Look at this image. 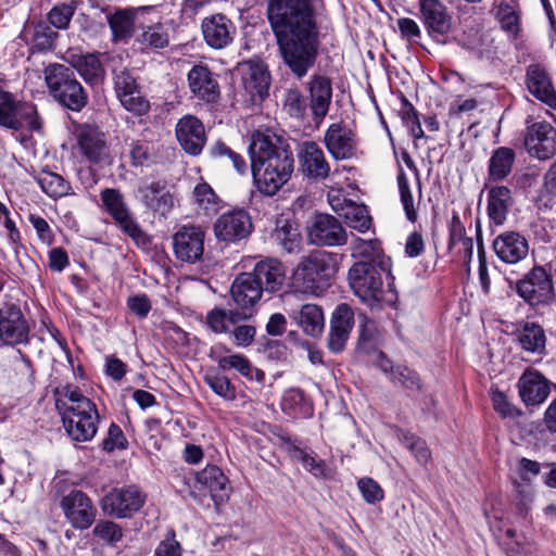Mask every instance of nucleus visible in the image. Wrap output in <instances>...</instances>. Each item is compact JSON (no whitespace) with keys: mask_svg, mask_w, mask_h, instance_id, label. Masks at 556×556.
<instances>
[{"mask_svg":"<svg viewBox=\"0 0 556 556\" xmlns=\"http://www.w3.org/2000/svg\"><path fill=\"white\" fill-rule=\"evenodd\" d=\"M0 340L8 345L24 344L29 340V325L15 304H4L0 308Z\"/></svg>","mask_w":556,"mask_h":556,"instance_id":"nucleus-18","label":"nucleus"},{"mask_svg":"<svg viewBox=\"0 0 556 556\" xmlns=\"http://www.w3.org/2000/svg\"><path fill=\"white\" fill-rule=\"evenodd\" d=\"M516 153L511 148H496L489 160L488 179L489 181H502L513 170Z\"/></svg>","mask_w":556,"mask_h":556,"instance_id":"nucleus-42","label":"nucleus"},{"mask_svg":"<svg viewBox=\"0 0 556 556\" xmlns=\"http://www.w3.org/2000/svg\"><path fill=\"white\" fill-rule=\"evenodd\" d=\"M77 144L83 156L90 163L100 164L109 157L105 134L97 126L89 124L79 126Z\"/></svg>","mask_w":556,"mask_h":556,"instance_id":"nucleus-21","label":"nucleus"},{"mask_svg":"<svg viewBox=\"0 0 556 556\" xmlns=\"http://www.w3.org/2000/svg\"><path fill=\"white\" fill-rule=\"evenodd\" d=\"M336 255L325 251H314L303 256L292 274L295 289L305 294L318 295L329 286L336 273Z\"/></svg>","mask_w":556,"mask_h":556,"instance_id":"nucleus-6","label":"nucleus"},{"mask_svg":"<svg viewBox=\"0 0 556 556\" xmlns=\"http://www.w3.org/2000/svg\"><path fill=\"white\" fill-rule=\"evenodd\" d=\"M190 91L198 99L215 103L220 94L219 85L206 65H194L188 73Z\"/></svg>","mask_w":556,"mask_h":556,"instance_id":"nucleus-28","label":"nucleus"},{"mask_svg":"<svg viewBox=\"0 0 556 556\" xmlns=\"http://www.w3.org/2000/svg\"><path fill=\"white\" fill-rule=\"evenodd\" d=\"M266 14L283 63L303 78L314 67L320 47L314 0H267Z\"/></svg>","mask_w":556,"mask_h":556,"instance_id":"nucleus-1","label":"nucleus"},{"mask_svg":"<svg viewBox=\"0 0 556 556\" xmlns=\"http://www.w3.org/2000/svg\"><path fill=\"white\" fill-rule=\"evenodd\" d=\"M45 81L52 99L63 109L81 112L89 102V94L71 66L51 63L43 70Z\"/></svg>","mask_w":556,"mask_h":556,"instance_id":"nucleus-4","label":"nucleus"},{"mask_svg":"<svg viewBox=\"0 0 556 556\" xmlns=\"http://www.w3.org/2000/svg\"><path fill=\"white\" fill-rule=\"evenodd\" d=\"M176 138L181 149L191 156L201 154L206 135L203 123L193 115L182 116L176 124Z\"/></svg>","mask_w":556,"mask_h":556,"instance_id":"nucleus-20","label":"nucleus"},{"mask_svg":"<svg viewBox=\"0 0 556 556\" xmlns=\"http://www.w3.org/2000/svg\"><path fill=\"white\" fill-rule=\"evenodd\" d=\"M332 208L349 228L364 233L372 227V217L365 204L349 201L342 207L332 204Z\"/></svg>","mask_w":556,"mask_h":556,"instance_id":"nucleus-38","label":"nucleus"},{"mask_svg":"<svg viewBox=\"0 0 556 556\" xmlns=\"http://www.w3.org/2000/svg\"><path fill=\"white\" fill-rule=\"evenodd\" d=\"M250 273L267 293L278 292L286 281V267L278 258L265 257Z\"/></svg>","mask_w":556,"mask_h":556,"instance_id":"nucleus-27","label":"nucleus"},{"mask_svg":"<svg viewBox=\"0 0 556 556\" xmlns=\"http://www.w3.org/2000/svg\"><path fill=\"white\" fill-rule=\"evenodd\" d=\"M513 205V197L509 188L494 186L488 191V216L490 220L500 226L507 218L508 211Z\"/></svg>","mask_w":556,"mask_h":556,"instance_id":"nucleus-37","label":"nucleus"},{"mask_svg":"<svg viewBox=\"0 0 556 556\" xmlns=\"http://www.w3.org/2000/svg\"><path fill=\"white\" fill-rule=\"evenodd\" d=\"M270 239L286 253H299L302 248V235L299 226L288 218L279 217L275 222V228Z\"/></svg>","mask_w":556,"mask_h":556,"instance_id":"nucleus-35","label":"nucleus"},{"mask_svg":"<svg viewBox=\"0 0 556 556\" xmlns=\"http://www.w3.org/2000/svg\"><path fill=\"white\" fill-rule=\"evenodd\" d=\"M113 75L114 89L117 98L140 88L137 84V79L126 68L114 71Z\"/></svg>","mask_w":556,"mask_h":556,"instance_id":"nucleus-63","label":"nucleus"},{"mask_svg":"<svg viewBox=\"0 0 556 556\" xmlns=\"http://www.w3.org/2000/svg\"><path fill=\"white\" fill-rule=\"evenodd\" d=\"M108 214L113 218L121 231L142 250H149L152 238L139 225L118 189L105 188L100 193Z\"/></svg>","mask_w":556,"mask_h":556,"instance_id":"nucleus-7","label":"nucleus"},{"mask_svg":"<svg viewBox=\"0 0 556 556\" xmlns=\"http://www.w3.org/2000/svg\"><path fill=\"white\" fill-rule=\"evenodd\" d=\"M28 34L30 35L31 48L38 52L51 51L59 37V34L43 22H39L33 28L25 30V36Z\"/></svg>","mask_w":556,"mask_h":556,"instance_id":"nucleus-46","label":"nucleus"},{"mask_svg":"<svg viewBox=\"0 0 556 556\" xmlns=\"http://www.w3.org/2000/svg\"><path fill=\"white\" fill-rule=\"evenodd\" d=\"M60 507L67 522L76 530L89 529L96 521L97 508L80 490H72L61 498Z\"/></svg>","mask_w":556,"mask_h":556,"instance_id":"nucleus-15","label":"nucleus"},{"mask_svg":"<svg viewBox=\"0 0 556 556\" xmlns=\"http://www.w3.org/2000/svg\"><path fill=\"white\" fill-rule=\"evenodd\" d=\"M137 194L143 206L154 213L166 215L174 207V197L164 180L142 181Z\"/></svg>","mask_w":556,"mask_h":556,"instance_id":"nucleus-24","label":"nucleus"},{"mask_svg":"<svg viewBox=\"0 0 556 556\" xmlns=\"http://www.w3.org/2000/svg\"><path fill=\"white\" fill-rule=\"evenodd\" d=\"M402 442L415 456L416 460L426 465L431 458V452L426 442L414 434L406 433L403 435Z\"/></svg>","mask_w":556,"mask_h":556,"instance_id":"nucleus-61","label":"nucleus"},{"mask_svg":"<svg viewBox=\"0 0 556 556\" xmlns=\"http://www.w3.org/2000/svg\"><path fill=\"white\" fill-rule=\"evenodd\" d=\"M128 445V441L116 424H111L108 431V437L102 442V447L106 452H113L114 450H125Z\"/></svg>","mask_w":556,"mask_h":556,"instance_id":"nucleus-64","label":"nucleus"},{"mask_svg":"<svg viewBox=\"0 0 556 556\" xmlns=\"http://www.w3.org/2000/svg\"><path fill=\"white\" fill-rule=\"evenodd\" d=\"M307 240L316 247H342L349 236L341 222L326 213L316 214L307 227Z\"/></svg>","mask_w":556,"mask_h":556,"instance_id":"nucleus-13","label":"nucleus"},{"mask_svg":"<svg viewBox=\"0 0 556 556\" xmlns=\"http://www.w3.org/2000/svg\"><path fill=\"white\" fill-rule=\"evenodd\" d=\"M251 317L250 312L215 307L206 315V325L215 333H229L230 327Z\"/></svg>","mask_w":556,"mask_h":556,"instance_id":"nucleus-40","label":"nucleus"},{"mask_svg":"<svg viewBox=\"0 0 556 556\" xmlns=\"http://www.w3.org/2000/svg\"><path fill=\"white\" fill-rule=\"evenodd\" d=\"M397 185L405 215L409 222L414 223L417 219V212L414 207V199L408 185V179L402 168L397 175Z\"/></svg>","mask_w":556,"mask_h":556,"instance_id":"nucleus-58","label":"nucleus"},{"mask_svg":"<svg viewBox=\"0 0 556 556\" xmlns=\"http://www.w3.org/2000/svg\"><path fill=\"white\" fill-rule=\"evenodd\" d=\"M502 541L503 548L507 556H536L534 547L522 535L515 530L507 529Z\"/></svg>","mask_w":556,"mask_h":556,"instance_id":"nucleus-50","label":"nucleus"},{"mask_svg":"<svg viewBox=\"0 0 556 556\" xmlns=\"http://www.w3.org/2000/svg\"><path fill=\"white\" fill-rule=\"evenodd\" d=\"M193 197L200 207L206 213H214L218 210L219 199L207 182H200L194 187Z\"/></svg>","mask_w":556,"mask_h":556,"instance_id":"nucleus-56","label":"nucleus"},{"mask_svg":"<svg viewBox=\"0 0 556 556\" xmlns=\"http://www.w3.org/2000/svg\"><path fill=\"white\" fill-rule=\"evenodd\" d=\"M281 409L292 418H309L314 414L312 401L299 388L285 391L281 399Z\"/></svg>","mask_w":556,"mask_h":556,"instance_id":"nucleus-41","label":"nucleus"},{"mask_svg":"<svg viewBox=\"0 0 556 556\" xmlns=\"http://www.w3.org/2000/svg\"><path fill=\"white\" fill-rule=\"evenodd\" d=\"M218 368L223 371L233 369L243 377L255 381H262L265 377L264 372L254 367L243 354H231L227 358L219 359Z\"/></svg>","mask_w":556,"mask_h":556,"instance_id":"nucleus-45","label":"nucleus"},{"mask_svg":"<svg viewBox=\"0 0 556 556\" xmlns=\"http://www.w3.org/2000/svg\"><path fill=\"white\" fill-rule=\"evenodd\" d=\"M519 342L526 351L541 353L545 349L544 330L534 323H527L520 331Z\"/></svg>","mask_w":556,"mask_h":556,"instance_id":"nucleus-48","label":"nucleus"},{"mask_svg":"<svg viewBox=\"0 0 556 556\" xmlns=\"http://www.w3.org/2000/svg\"><path fill=\"white\" fill-rule=\"evenodd\" d=\"M201 28L205 42L213 49L228 47L237 34L235 24L222 13L203 18Z\"/></svg>","mask_w":556,"mask_h":556,"instance_id":"nucleus-23","label":"nucleus"},{"mask_svg":"<svg viewBox=\"0 0 556 556\" xmlns=\"http://www.w3.org/2000/svg\"><path fill=\"white\" fill-rule=\"evenodd\" d=\"M420 17L428 35L440 45L450 41L452 15L441 0H419Z\"/></svg>","mask_w":556,"mask_h":556,"instance_id":"nucleus-14","label":"nucleus"},{"mask_svg":"<svg viewBox=\"0 0 556 556\" xmlns=\"http://www.w3.org/2000/svg\"><path fill=\"white\" fill-rule=\"evenodd\" d=\"M61 394L64 399L56 400L55 405L68 437L76 442L92 440L100 420L96 404L77 387L66 386Z\"/></svg>","mask_w":556,"mask_h":556,"instance_id":"nucleus-3","label":"nucleus"},{"mask_svg":"<svg viewBox=\"0 0 556 556\" xmlns=\"http://www.w3.org/2000/svg\"><path fill=\"white\" fill-rule=\"evenodd\" d=\"M92 535L110 546H115L123 539V528L109 519L97 521L92 529Z\"/></svg>","mask_w":556,"mask_h":556,"instance_id":"nucleus-51","label":"nucleus"},{"mask_svg":"<svg viewBox=\"0 0 556 556\" xmlns=\"http://www.w3.org/2000/svg\"><path fill=\"white\" fill-rule=\"evenodd\" d=\"M289 317L306 336L317 338L324 331V312L321 307L316 304H304L300 309H292L289 312Z\"/></svg>","mask_w":556,"mask_h":556,"instance_id":"nucleus-34","label":"nucleus"},{"mask_svg":"<svg viewBox=\"0 0 556 556\" xmlns=\"http://www.w3.org/2000/svg\"><path fill=\"white\" fill-rule=\"evenodd\" d=\"M526 86L528 91L551 109H556V90L547 70L539 63L526 68Z\"/></svg>","mask_w":556,"mask_h":556,"instance_id":"nucleus-25","label":"nucleus"},{"mask_svg":"<svg viewBox=\"0 0 556 556\" xmlns=\"http://www.w3.org/2000/svg\"><path fill=\"white\" fill-rule=\"evenodd\" d=\"M270 76L263 63L249 62L242 67V85L252 99L268 94Z\"/></svg>","mask_w":556,"mask_h":556,"instance_id":"nucleus-33","label":"nucleus"},{"mask_svg":"<svg viewBox=\"0 0 556 556\" xmlns=\"http://www.w3.org/2000/svg\"><path fill=\"white\" fill-rule=\"evenodd\" d=\"M518 392L527 406L543 403L549 394L548 381L535 370H526L518 380Z\"/></svg>","mask_w":556,"mask_h":556,"instance_id":"nucleus-29","label":"nucleus"},{"mask_svg":"<svg viewBox=\"0 0 556 556\" xmlns=\"http://www.w3.org/2000/svg\"><path fill=\"white\" fill-rule=\"evenodd\" d=\"M285 109L290 116L303 118L307 109L306 98L299 89H289L285 97Z\"/></svg>","mask_w":556,"mask_h":556,"instance_id":"nucleus-60","label":"nucleus"},{"mask_svg":"<svg viewBox=\"0 0 556 556\" xmlns=\"http://www.w3.org/2000/svg\"><path fill=\"white\" fill-rule=\"evenodd\" d=\"M388 267L371 263L355 262L348 273V281L353 293L371 308L383 303L392 304L396 296L393 290L384 288L382 273Z\"/></svg>","mask_w":556,"mask_h":556,"instance_id":"nucleus-5","label":"nucleus"},{"mask_svg":"<svg viewBox=\"0 0 556 556\" xmlns=\"http://www.w3.org/2000/svg\"><path fill=\"white\" fill-rule=\"evenodd\" d=\"M324 143L336 161L349 160L356 154V135L341 123H333L328 127Z\"/></svg>","mask_w":556,"mask_h":556,"instance_id":"nucleus-19","label":"nucleus"},{"mask_svg":"<svg viewBox=\"0 0 556 556\" xmlns=\"http://www.w3.org/2000/svg\"><path fill=\"white\" fill-rule=\"evenodd\" d=\"M253 182L266 197L275 195L291 178L294 157L288 143L269 131L256 130L248 148Z\"/></svg>","mask_w":556,"mask_h":556,"instance_id":"nucleus-2","label":"nucleus"},{"mask_svg":"<svg viewBox=\"0 0 556 556\" xmlns=\"http://www.w3.org/2000/svg\"><path fill=\"white\" fill-rule=\"evenodd\" d=\"M80 77L89 85L97 86L101 84L105 76V70L98 54L87 53L79 55L74 62L73 67Z\"/></svg>","mask_w":556,"mask_h":556,"instance_id":"nucleus-43","label":"nucleus"},{"mask_svg":"<svg viewBox=\"0 0 556 556\" xmlns=\"http://www.w3.org/2000/svg\"><path fill=\"white\" fill-rule=\"evenodd\" d=\"M493 249L503 262L515 264L528 255L529 245L520 233L506 231L495 238Z\"/></svg>","mask_w":556,"mask_h":556,"instance_id":"nucleus-30","label":"nucleus"},{"mask_svg":"<svg viewBox=\"0 0 556 556\" xmlns=\"http://www.w3.org/2000/svg\"><path fill=\"white\" fill-rule=\"evenodd\" d=\"M213 230L218 241L236 243L251 235L253 224L245 210L237 208L218 216L213 225Z\"/></svg>","mask_w":556,"mask_h":556,"instance_id":"nucleus-16","label":"nucleus"},{"mask_svg":"<svg viewBox=\"0 0 556 556\" xmlns=\"http://www.w3.org/2000/svg\"><path fill=\"white\" fill-rule=\"evenodd\" d=\"M146 494L137 485L114 488L100 500L104 515L116 518H131L146 503Z\"/></svg>","mask_w":556,"mask_h":556,"instance_id":"nucleus-8","label":"nucleus"},{"mask_svg":"<svg viewBox=\"0 0 556 556\" xmlns=\"http://www.w3.org/2000/svg\"><path fill=\"white\" fill-rule=\"evenodd\" d=\"M211 155L213 157L227 159L231 162L233 168L241 175L248 170V164L244 157L238 152L233 151L223 141H216L211 148Z\"/></svg>","mask_w":556,"mask_h":556,"instance_id":"nucleus-54","label":"nucleus"},{"mask_svg":"<svg viewBox=\"0 0 556 556\" xmlns=\"http://www.w3.org/2000/svg\"><path fill=\"white\" fill-rule=\"evenodd\" d=\"M298 170L304 179L324 181L330 177L331 166L323 148L313 140H305L296 147Z\"/></svg>","mask_w":556,"mask_h":556,"instance_id":"nucleus-12","label":"nucleus"},{"mask_svg":"<svg viewBox=\"0 0 556 556\" xmlns=\"http://www.w3.org/2000/svg\"><path fill=\"white\" fill-rule=\"evenodd\" d=\"M391 380L394 384H400L410 391L421 390V381L418 374L406 366H396Z\"/></svg>","mask_w":556,"mask_h":556,"instance_id":"nucleus-59","label":"nucleus"},{"mask_svg":"<svg viewBox=\"0 0 556 556\" xmlns=\"http://www.w3.org/2000/svg\"><path fill=\"white\" fill-rule=\"evenodd\" d=\"M27 125L33 130L41 129V122L36 108L18 101L8 91L0 90V126L20 130Z\"/></svg>","mask_w":556,"mask_h":556,"instance_id":"nucleus-9","label":"nucleus"},{"mask_svg":"<svg viewBox=\"0 0 556 556\" xmlns=\"http://www.w3.org/2000/svg\"><path fill=\"white\" fill-rule=\"evenodd\" d=\"M351 255L357 262L371 263L380 267H388L381 242L378 239L365 240L361 237L353 236L351 241Z\"/></svg>","mask_w":556,"mask_h":556,"instance_id":"nucleus-36","label":"nucleus"},{"mask_svg":"<svg viewBox=\"0 0 556 556\" xmlns=\"http://www.w3.org/2000/svg\"><path fill=\"white\" fill-rule=\"evenodd\" d=\"M523 147L528 154L541 161L556 154V128L548 122L528 125L523 134Z\"/></svg>","mask_w":556,"mask_h":556,"instance_id":"nucleus-17","label":"nucleus"},{"mask_svg":"<svg viewBox=\"0 0 556 556\" xmlns=\"http://www.w3.org/2000/svg\"><path fill=\"white\" fill-rule=\"evenodd\" d=\"M357 486L362 493L364 501L368 504L381 502L384 497L382 488L374 479L364 477L357 482Z\"/></svg>","mask_w":556,"mask_h":556,"instance_id":"nucleus-62","label":"nucleus"},{"mask_svg":"<svg viewBox=\"0 0 556 556\" xmlns=\"http://www.w3.org/2000/svg\"><path fill=\"white\" fill-rule=\"evenodd\" d=\"M204 381L215 394L224 400L233 401L236 399V388L226 376L206 375Z\"/></svg>","mask_w":556,"mask_h":556,"instance_id":"nucleus-57","label":"nucleus"},{"mask_svg":"<svg viewBox=\"0 0 556 556\" xmlns=\"http://www.w3.org/2000/svg\"><path fill=\"white\" fill-rule=\"evenodd\" d=\"M137 41L147 49L166 48L169 45L168 28L161 23L147 26L138 36Z\"/></svg>","mask_w":556,"mask_h":556,"instance_id":"nucleus-47","label":"nucleus"},{"mask_svg":"<svg viewBox=\"0 0 556 556\" xmlns=\"http://www.w3.org/2000/svg\"><path fill=\"white\" fill-rule=\"evenodd\" d=\"M108 23L113 34V40H124L129 38L134 30L135 10L119 9L115 13L108 15Z\"/></svg>","mask_w":556,"mask_h":556,"instance_id":"nucleus-44","label":"nucleus"},{"mask_svg":"<svg viewBox=\"0 0 556 556\" xmlns=\"http://www.w3.org/2000/svg\"><path fill=\"white\" fill-rule=\"evenodd\" d=\"M359 337L357 349L365 353H371L377 350L378 336L375 323L367 318L365 314L359 315Z\"/></svg>","mask_w":556,"mask_h":556,"instance_id":"nucleus-52","label":"nucleus"},{"mask_svg":"<svg viewBox=\"0 0 556 556\" xmlns=\"http://www.w3.org/2000/svg\"><path fill=\"white\" fill-rule=\"evenodd\" d=\"M37 181L42 191L51 198H62L70 194L71 185L59 174L42 172Z\"/></svg>","mask_w":556,"mask_h":556,"instance_id":"nucleus-49","label":"nucleus"},{"mask_svg":"<svg viewBox=\"0 0 556 556\" xmlns=\"http://www.w3.org/2000/svg\"><path fill=\"white\" fill-rule=\"evenodd\" d=\"M265 291L250 271L239 274L230 288V294L237 309L253 314V307Z\"/></svg>","mask_w":556,"mask_h":556,"instance_id":"nucleus-26","label":"nucleus"},{"mask_svg":"<svg viewBox=\"0 0 556 556\" xmlns=\"http://www.w3.org/2000/svg\"><path fill=\"white\" fill-rule=\"evenodd\" d=\"M197 482L210 491L216 505L228 500L229 480L222 469L215 465H208L195 476Z\"/></svg>","mask_w":556,"mask_h":556,"instance_id":"nucleus-31","label":"nucleus"},{"mask_svg":"<svg viewBox=\"0 0 556 556\" xmlns=\"http://www.w3.org/2000/svg\"><path fill=\"white\" fill-rule=\"evenodd\" d=\"M308 91L313 115L319 119L324 118L332 99L331 80L324 75L315 74L308 81Z\"/></svg>","mask_w":556,"mask_h":556,"instance_id":"nucleus-32","label":"nucleus"},{"mask_svg":"<svg viewBox=\"0 0 556 556\" xmlns=\"http://www.w3.org/2000/svg\"><path fill=\"white\" fill-rule=\"evenodd\" d=\"M353 326V308L346 303L339 304L332 313L327 338V346L332 353L337 354L344 350Z\"/></svg>","mask_w":556,"mask_h":556,"instance_id":"nucleus-22","label":"nucleus"},{"mask_svg":"<svg viewBox=\"0 0 556 556\" xmlns=\"http://www.w3.org/2000/svg\"><path fill=\"white\" fill-rule=\"evenodd\" d=\"M76 11L74 1L55 4L48 13L49 23L58 29H66Z\"/></svg>","mask_w":556,"mask_h":556,"instance_id":"nucleus-53","label":"nucleus"},{"mask_svg":"<svg viewBox=\"0 0 556 556\" xmlns=\"http://www.w3.org/2000/svg\"><path fill=\"white\" fill-rule=\"evenodd\" d=\"M516 292L531 306L549 304L555 298L552 278L542 266H534L518 280Z\"/></svg>","mask_w":556,"mask_h":556,"instance_id":"nucleus-10","label":"nucleus"},{"mask_svg":"<svg viewBox=\"0 0 556 556\" xmlns=\"http://www.w3.org/2000/svg\"><path fill=\"white\" fill-rule=\"evenodd\" d=\"M495 18L501 29L507 34L510 39L516 40L521 36V11L518 2L515 0L501 2L497 7Z\"/></svg>","mask_w":556,"mask_h":556,"instance_id":"nucleus-39","label":"nucleus"},{"mask_svg":"<svg viewBox=\"0 0 556 556\" xmlns=\"http://www.w3.org/2000/svg\"><path fill=\"white\" fill-rule=\"evenodd\" d=\"M205 230L198 225H182L172 237L175 257L187 264L203 261L205 251Z\"/></svg>","mask_w":556,"mask_h":556,"instance_id":"nucleus-11","label":"nucleus"},{"mask_svg":"<svg viewBox=\"0 0 556 556\" xmlns=\"http://www.w3.org/2000/svg\"><path fill=\"white\" fill-rule=\"evenodd\" d=\"M118 100L125 110L137 116H143L150 111V102L140 88L118 97Z\"/></svg>","mask_w":556,"mask_h":556,"instance_id":"nucleus-55","label":"nucleus"}]
</instances>
